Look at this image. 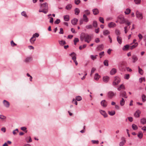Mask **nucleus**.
Segmentation results:
<instances>
[{
	"label": "nucleus",
	"instance_id": "obj_4",
	"mask_svg": "<svg viewBox=\"0 0 146 146\" xmlns=\"http://www.w3.org/2000/svg\"><path fill=\"white\" fill-rule=\"evenodd\" d=\"M116 95L115 93H114L112 91H109L107 93V96L108 98L111 99Z\"/></svg>",
	"mask_w": 146,
	"mask_h": 146
},
{
	"label": "nucleus",
	"instance_id": "obj_5",
	"mask_svg": "<svg viewBox=\"0 0 146 146\" xmlns=\"http://www.w3.org/2000/svg\"><path fill=\"white\" fill-rule=\"evenodd\" d=\"M136 17L140 20L142 19L143 18V16L142 13L138 11L136 12Z\"/></svg>",
	"mask_w": 146,
	"mask_h": 146
},
{
	"label": "nucleus",
	"instance_id": "obj_46",
	"mask_svg": "<svg viewBox=\"0 0 146 146\" xmlns=\"http://www.w3.org/2000/svg\"><path fill=\"white\" fill-rule=\"evenodd\" d=\"M130 77L129 75V74H126L125 75L124 78L125 79L128 80Z\"/></svg>",
	"mask_w": 146,
	"mask_h": 146
},
{
	"label": "nucleus",
	"instance_id": "obj_55",
	"mask_svg": "<svg viewBox=\"0 0 146 146\" xmlns=\"http://www.w3.org/2000/svg\"><path fill=\"white\" fill-rule=\"evenodd\" d=\"M60 19H56V21H54V23L55 24H58L60 23Z\"/></svg>",
	"mask_w": 146,
	"mask_h": 146
},
{
	"label": "nucleus",
	"instance_id": "obj_62",
	"mask_svg": "<svg viewBox=\"0 0 146 146\" xmlns=\"http://www.w3.org/2000/svg\"><path fill=\"white\" fill-rule=\"evenodd\" d=\"M60 34H64V31L63 30L62 28H60V31L59 33Z\"/></svg>",
	"mask_w": 146,
	"mask_h": 146
},
{
	"label": "nucleus",
	"instance_id": "obj_19",
	"mask_svg": "<svg viewBox=\"0 0 146 146\" xmlns=\"http://www.w3.org/2000/svg\"><path fill=\"white\" fill-rule=\"evenodd\" d=\"M132 58L133 60V63H135L138 60V58L137 56L135 55L132 56Z\"/></svg>",
	"mask_w": 146,
	"mask_h": 146
},
{
	"label": "nucleus",
	"instance_id": "obj_14",
	"mask_svg": "<svg viewBox=\"0 0 146 146\" xmlns=\"http://www.w3.org/2000/svg\"><path fill=\"white\" fill-rule=\"evenodd\" d=\"M116 26V24L115 23L112 22L109 23L108 24V27L110 28L114 27Z\"/></svg>",
	"mask_w": 146,
	"mask_h": 146
},
{
	"label": "nucleus",
	"instance_id": "obj_64",
	"mask_svg": "<svg viewBox=\"0 0 146 146\" xmlns=\"http://www.w3.org/2000/svg\"><path fill=\"white\" fill-rule=\"evenodd\" d=\"M138 36L139 38V39L140 40H141L142 39L143 36L141 34H139L138 35Z\"/></svg>",
	"mask_w": 146,
	"mask_h": 146
},
{
	"label": "nucleus",
	"instance_id": "obj_10",
	"mask_svg": "<svg viewBox=\"0 0 146 146\" xmlns=\"http://www.w3.org/2000/svg\"><path fill=\"white\" fill-rule=\"evenodd\" d=\"M100 113L103 115L104 117H106L108 116V115L106 113L105 111L102 110H100Z\"/></svg>",
	"mask_w": 146,
	"mask_h": 146
},
{
	"label": "nucleus",
	"instance_id": "obj_13",
	"mask_svg": "<svg viewBox=\"0 0 146 146\" xmlns=\"http://www.w3.org/2000/svg\"><path fill=\"white\" fill-rule=\"evenodd\" d=\"M109 78L107 76H106L103 77V80L104 82L105 83H107L109 80Z\"/></svg>",
	"mask_w": 146,
	"mask_h": 146
},
{
	"label": "nucleus",
	"instance_id": "obj_8",
	"mask_svg": "<svg viewBox=\"0 0 146 146\" xmlns=\"http://www.w3.org/2000/svg\"><path fill=\"white\" fill-rule=\"evenodd\" d=\"M101 105L104 107H106L107 106V102L105 100H103L101 102Z\"/></svg>",
	"mask_w": 146,
	"mask_h": 146
},
{
	"label": "nucleus",
	"instance_id": "obj_59",
	"mask_svg": "<svg viewBox=\"0 0 146 146\" xmlns=\"http://www.w3.org/2000/svg\"><path fill=\"white\" fill-rule=\"evenodd\" d=\"M97 56V55H96L95 56H94L93 55H91V58L92 60H94L96 58V56Z\"/></svg>",
	"mask_w": 146,
	"mask_h": 146
},
{
	"label": "nucleus",
	"instance_id": "obj_1",
	"mask_svg": "<svg viewBox=\"0 0 146 146\" xmlns=\"http://www.w3.org/2000/svg\"><path fill=\"white\" fill-rule=\"evenodd\" d=\"M91 40V36L87 33H82L80 35V40L81 41L84 40L85 42L89 43Z\"/></svg>",
	"mask_w": 146,
	"mask_h": 146
},
{
	"label": "nucleus",
	"instance_id": "obj_23",
	"mask_svg": "<svg viewBox=\"0 0 146 146\" xmlns=\"http://www.w3.org/2000/svg\"><path fill=\"white\" fill-rule=\"evenodd\" d=\"M117 40L119 43L120 44H121L122 43V38H121L119 36H117Z\"/></svg>",
	"mask_w": 146,
	"mask_h": 146
},
{
	"label": "nucleus",
	"instance_id": "obj_18",
	"mask_svg": "<svg viewBox=\"0 0 146 146\" xmlns=\"http://www.w3.org/2000/svg\"><path fill=\"white\" fill-rule=\"evenodd\" d=\"M110 33V31L107 30H104L103 31V35L105 36H106L109 35Z\"/></svg>",
	"mask_w": 146,
	"mask_h": 146
},
{
	"label": "nucleus",
	"instance_id": "obj_37",
	"mask_svg": "<svg viewBox=\"0 0 146 146\" xmlns=\"http://www.w3.org/2000/svg\"><path fill=\"white\" fill-rule=\"evenodd\" d=\"M48 10H41L40 9L39 10V12H43L45 14H46L48 12Z\"/></svg>",
	"mask_w": 146,
	"mask_h": 146
},
{
	"label": "nucleus",
	"instance_id": "obj_15",
	"mask_svg": "<svg viewBox=\"0 0 146 146\" xmlns=\"http://www.w3.org/2000/svg\"><path fill=\"white\" fill-rule=\"evenodd\" d=\"M78 20L76 18H74L71 21V23L72 25H75L76 24Z\"/></svg>",
	"mask_w": 146,
	"mask_h": 146
},
{
	"label": "nucleus",
	"instance_id": "obj_50",
	"mask_svg": "<svg viewBox=\"0 0 146 146\" xmlns=\"http://www.w3.org/2000/svg\"><path fill=\"white\" fill-rule=\"evenodd\" d=\"M21 15L25 17H27V15L26 14V12L25 11H23L21 13Z\"/></svg>",
	"mask_w": 146,
	"mask_h": 146
},
{
	"label": "nucleus",
	"instance_id": "obj_63",
	"mask_svg": "<svg viewBox=\"0 0 146 146\" xmlns=\"http://www.w3.org/2000/svg\"><path fill=\"white\" fill-rule=\"evenodd\" d=\"M11 44L12 46H14L16 45V44L15 43L13 40H12L11 42Z\"/></svg>",
	"mask_w": 146,
	"mask_h": 146
},
{
	"label": "nucleus",
	"instance_id": "obj_29",
	"mask_svg": "<svg viewBox=\"0 0 146 146\" xmlns=\"http://www.w3.org/2000/svg\"><path fill=\"white\" fill-rule=\"evenodd\" d=\"M32 60V58L31 57H28L26 58L25 60L24 61L25 62H28Z\"/></svg>",
	"mask_w": 146,
	"mask_h": 146
},
{
	"label": "nucleus",
	"instance_id": "obj_48",
	"mask_svg": "<svg viewBox=\"0 0 146 146\" xmlns=\"http://www.w3.org/2000/svg\"><path fill=\"white\" fill-rule=\"evenodd\" d=\"M143 136V134L141 132H139L138 134V137L139 138L141 139Z\"/></svg>",
	"mask_w": 146,
	"mask_h": 146
},
{
	"label": "nucleus",
	"instance_id": "obj_57",
	"mask_svg": "<svg viewBox=\"0 0 146 146\" xmlns=\"http://www.w3.org/2000/svg\"><path fill=\"white\" fill-rule=\"evenodd\" d=\"M144 81H145V78H139V81L141 83L142 82Z\"/></svg>",
	"mask_w": 146,
	"mask_h": 146
},
{
	"label": "nucleus",
	"instance_id": "obj_30",
	"mask_svg": "<svg viewBox=\"0 0 146 146\" xmlns=\"http://www.w3.org/2000/svg\"><path fill=\"white\" fill-rule=\"evenodd\" d=\"M131 10L129 8L127 9L124 12V13L126 15H128L131 12Z\"/></svg>",
	"mask_w": 146,
	"mask_h": 146
},
{
	"label": "nucleus",
	"instance_id": "obj_9",
	"mask_svg": "<svg viewBox=\"0 0 146 146\" xmlns=\"http://www.w3.org/2000/svg\"><path fill=\"white\" fill-rule=\"evenodd\" d=\"M141 113V111L139 110H137L134 113V116L135 117H139L140 116V114Z\"/></svg>",
	"mask_w": 146,
	"mask_h": 146
},
{
	"label": "nucleus",
	"instance_id": "obj_33",
	"mask_svg": "<svg viewBox=\"0 0 146 146\" xmlns=\"http://www.w3.org/2000/svg\"><path fill=\"white\" fill-rule=\"evenodd\" d=\"M100 78V76L98 73H96L95 74V76H94V79L96 80H98Z\"/></svg>",
	"mask_w": 146,
	"mask_h": 146
},
{
	"label": "nucleus",
	"instance_id": "obj_20",
	"mask_svg": "<svg viewBox=\"0 0 146 146\" xmlns=\"http://www.w3.org/2000/svg\"><path fill=\"white\" fill-rule=\"evenodd\" d=\"M93 13L94 15H96L99 13L98 10L97 9H94L92 10Z\"/></svg>",
	"mask_w": 146,
	"mask_h": 146
},
{
	"label": "nucleus",
	"instance_id": "obj_16",
	"mask_svg": "<svg viewBox=\"0 0 146 146\" xmlns=\"http://www.w3.org/2000/svg\"><path fill=\"white\" fill-rule=\"evenodd\" d=\"M129 48V45L128 44H127L123 46L122 48V49L124 51H127Z\"/></svg>",
	"mask_w": 146,
	"mask_h": 146
},
{
	"label": "nucleus",
	"instance_id": "obj_60",
	"mask_svg": "<svg viewBox=\"0 0 146 146\" xmlns=\"http://www.w3.org/2000/svg\"><path fill=\"white\" fill-rule=\"evenodd\" d=\"M49 19H50L49 22L50 23H53V19L52 17H49Z\"/></svg>",
	"mask_w": 146,
	"mask_h": 146
},
{
	"label": "nucleus",
	"instance_id": "obj_43",
	"mask_svg": "<svg viewBox=\"0 0 146 146\" xmlns=\"http://www.w3.org/2000/svg\"><path fill=\"white\" fill-rule=\"evenodd\" d=\"M93 26L95 27H96L97 26V23L96 21H93Z\"/></svg>",
	"mask_w": 146,
	"mask_h": 146
},
{
	"label": "nucleus",
	"instance_id": "obj_58",
	"mask_svg": "<svg viewBox=\"0 0 146 146\" xmlns=\"http://www.w3.org/2000/svg\"><path fill=\"white\" fill-rule=\"evenodd\" d=\"M6 118V117L3 115H0V119H2V120H4Z\"/></svg>",
	"mask_w": 146,
	"mask_h": 146
},
{
	"label": "nucleus",
	"instance_id": "obj_42",
	"mask_svg": "<svg viewBox=\"0 0 146 146\" xmlns=\"http://www.w3.org/2000/svg\"><path fill=\"white\" fill-rule=\"evenodd\" d=\"M86 46V44H84L83 46H79V48L80 50H81L85 48Z\"/></svg>",
	"mask_w": 146,
	"mask_h": 146
},
{
	"label": "nucleus",
	"instance_id": "obj_49",
	"mask_svg": "<svg viewBox=\"0 0 146 146\" xmlns=\"http://www.w3.org/2000/svg\"><path fill=\"white\" fill-rule=\"evenodd\" d=\"M76 100L78 101H80L82 100V98L81 96H78L76 97Z\"/></svg>",
	"mask_w": 146,
	"mask_h": 146
},
{
	"label": "nucleus",
	"instance_id": "obj_35",
	"mask_svg": "<svg viewBox=\"0 0 146 146\" xmlns=\"http://www.w3.org/2000/svg\"><path fill=\"white\" fill-rule=\"evenodd\" d=\"M64 19L65 21H68L69 20V17L68 15H66L64 16Z\"/></svg>",
	"mask_w": 146,
	"mask_h": 146
},
{
	"label": "nucleus",
	"instance_id": "obj_44",
	"mask_svg": "<svg viewBox=\"0 0 146 146\" xmlns=\"http://www.w3.org/2000/svg\"><path fill=\"white\" fill-rule=\"evenodd\" d=\"M84 12L86 15H89L90 14V11L88 10H86L84 11Z\"/></svg>",
	"mask_w": 146,
	"mask_h": 146
},
{
	"label": "nucleus",
	"instance_id": "obj_7",
	"mask_svg": "<svg viewBox=\"0 0 146 146\" xmlns=\"http://www.w3.org/2000/svg\"><path fill=\"white\" fill-rule=\"evenodd\" d=\"M4 106L6 108H9L10 106V103L7 101L4 100L3 101Z\"/></svg>",
	"mask_w": 146,
	"mask_h": 146
},
{
	"label": "nucleus",
	"instance_id": "obj_52",
	"mask_svg": "<svg viewBox=\"0 0 146 146\" xmlns=\"http://www.w3.org/2000/svg\"><path fill=\"white\" fill-rule=\"evenodd\" d=\"M99 21L102 23H104V20L103 18L102 17H100L99 18Z\"/></svg>",
	"mask_w": 146,
	"mask_h": 146
},
{
	"label": "nucleus",
	"instance_id": "obj_54",
	"mask_svg": "<svg viewBox=\"0 0 146 146\" xmlns=\"http://www.w3.org/2000/svg\"><path fill=\"white\" fill-rule=\"evenodd\" d=\"M80 0H75L74 3L77 5H78L80 3Z\"/></svg>",
	"mask_w": 146,
	"mask_h": 146
},
{
	"label": "nucleus",
	"instance_id": "obj_38",
	"mask_svg": "<svg viewBox=\"0 0 146 146\" xmlns=\"http://www.w3.org/2000/svg\"><path fill=\"white\" fill-rule=\"evenodd\" d=\"M142 101L143 102H144L146 100V96L144 94L142 96Z\"/></svg>",
	"mask_w": 146,
	"mask_h": 146
},
{
	"label": "nucleus",
	"instance_id": "obj_39",
	"mask_svg": "<svg viewBox=\"0 0 146 146\" xmlns=\"http://www.w3.org/2000/svg\"><path fill=\"white\" fill-rule=\"evenodd\" d=\"M72 6L70 4H68L67 5L66 7V9L67 10H70L71 9Z\"/></svg>",
	"mask_w": 146,
	"mask_h": 146
},
{
	"label": "nucleus",
	"instance_id": "obj_34",
	"mask_svg": "<svg viewBox=\"0 0 146 146\" xmlns=\"http://www.w3.org/2000/svg\"><path fill=\"white\" fill-rule=\"evenodd\" d=\"M138 71L139 73L140 74L142 75L143 74V70L139 66H138Z\"/></svg>",
	"mask_w": 146,
	"mask_h": 146
},
{
	"label": "nucleus",
	"instance_id": "obj_47",
	"mask_svg": "<svg viewBox=\"0 0 146 146\" xmlns=\"http://www.w3.org/2000/svg\"><path fill=\"white\" fill-rule=\"evenodd\" d=\"M92 28V26L91 25H88L86 27V28L87 29H91Z\"/></svg>",
	"mask_w": 146,
	"mask_h": 146
},
{
	"label": "nucleus",
	"instance_id": "obj_45",
	"mask_svg": "<svg viewBox=\"0 0 146 146\" xmlns=\"http://www.w3.org/2000/svg\"><path fill=\"white\" fill-rule=\"evenodd\" d=\"M18 129H16L13 131V133L15 135H16L17 133L18 132Z\"/></svg>",
	"mask_w": 146,
	"mask_h": 146
},
{
	"label": "nucleus",
	"instance_id": "obj_6",
	"mask_svg": "<svg viewBox=\"0 0 146 146\" xmlns=\"http://www.w3.org/2000/svg\"><path fill=\"white\" fill-rule=\"evenodd\" d=\"M121 141L119 144V146H123L126 142V140L124 137H122L121 138Z\"/></svg>",
	"mask_w": 146,
	"mask_h": 146
},
{
	"label": "nucleus",
	"instance_id": "obj_61",
	"mask_svg": "<svg viewBox=\"0 0 146 146\" xmlns=\"http://www.w3.org/2000/svg\"><path fill=\"white\" fill-rule=\"evenodd\" d=\"M122 64H123L122 63H121L119 64V68L121 70H123L124 68V66H123Z\"/></svg>",
	"mask_w": 146,
	"mask_h": 146
},
{
	"label": "nucleus",
	"instance_id": "obj_36",
	"mask_svg": "<svg viewBox=\"0 0 146 146\" xmlns=\"http://www.w3.org/2000/svg\"><path fill=\"white\" fill-rule=\"evenodd\" d=\"M108 113L110 115L112 116L115 114V112L114 111H109L108 112Z\"/></svg>",
	"mask_w": 146,
	"mask_h": 146
},
{
	"label": "nucleus",
	"instance_id": "obj_32",
	"mask_svg": "<svg viewBox=\"0 0 146 146\" xmlns=\"http://www.w3.org/2000/svg\"><path fill=\"white\" fill-rule=\"evenodd\" d=\"M75 14L78 15L80 12V9L78 8H76L74 10Z\"/></svg>",
	"mask_w": 146,
	"mask_h": 146
},
{
	"label": "nucleus",
	"instance_id": "obj_24",
	"mask_svg": "<svg viewBox=\"0 0 146 146\" xmlns=\"http://www.w3.org/2000/svg\"><path fill=\"white\" fill-rule=\"evenodd\" d=\"M58 42L60 44L61 46H63L66 44L65 41L63 40H59Z\"/></svg>",
	"mask_w": 146,
	"mask_h": 146
},
{
	"label": "nucleus",
	"instance_id": "obj_53",
	"mask_svg": "<svg viewBox=\"0 0 146 146\" xmlns=\"http://www.w3.org/2000/svg\"><path fill=\"white\" fill-rule=\"evenodd\" d=\"M92 142L93 144H98L99 143V141L98 140H92Z\"/></svg>",
	"mask_w": 146,
	"mask_h": 146
},
{
	"label": "nucleus",
	"instance_id": "obj_12",
	"mask_svg": "<svg viewBox=\"0 0 146 146\" xmlns=\"http://www.w3.org/2000/svg\"><path fill=\"white\" fill-rule=\"evenodd\" d=\"M70 55L72 57V59L74 61L76 60V54L74 52H72L70 54Z\"/></svg>",
	"mask_w": 146,
	"mask_h": 146
},
{
	"label": "nucleus",
	"instance_id": "obj_27",
	"mask_svg": "<svg viewBox=\"0 0 146 146\" xmlns=\"http://www.w3.org/2000/svg\"><path fill=\"white\" fill-rule=\"evenodd\" d=\"M115 81H116L117 83L118 84L120 82L121 80L118 77H115Z\"/></svg>",
	"mask_w": 146,
	"mask_h": 146
},
{
	"label": "nucleus",
	"instance_id": "obj_11",
	"mask_svg": "<svg viewBox=\"0 0 146 146\" xmlns=\"http://www.w3.org/2000/svg\"><path fill=\"white\" fill-rule=\"evenodd\" d=\"M120 96L125 98H127V97L126 95V93L125 91H122L121 92L120 94Z\"/></svg>",
	"mask_w": 146,
	"mask_h": 146
},
{
	"label": "nucleus",
	"instance_id": "obj_26",
	"mask_svg": "<svg viewBox=\"0 0 146 146\" xmlns=\"http://www.w3.org/2000/svg\"><path fill=\"white\" fill-rule=\"evenodd\" d=\"M141 123L143 124H145L146 123V119L143 118L140 120Z\"/></svg>",
	"mask_w": 146,
	"mask_h": 146
},
{
	"label": "nucleus",
	"instance_id": "obj_40",
	"mask_svg": "<svg viewBox=\"0 0 146 146\" xmlns=\"http://www.w3.org/2000/svg\"><path fill=\"white\" fill-rule=\"evenodd\" d=\"M104 64L105 66H108V61L107 60H105L104 62Z\"/></svg>",
	"mask_w": 146,
	"mask_h": 146
},
{
	"label": "nucleus",
	"instance_id": "obj_21",
	"mask_svg": "<svg viewBox=\"0 0 146 146\" xmlns=\"http://www.w3.org/2000/svg\"><path fill=\"white\" fill-rule=\"evenodd\" d=\"M121 89H125V86L123 84L121 85L119 87L117 88V90L119 91H120Z\"/></svg>",
	"mask_w": 146,
	"mask_h": 146
},
{
	"label": "nucleus",
	"instance_id": "obj_22",
	"mask_svg": "<svg viewBox=\"0 0 146 146\" xmlns=\"http://www.w3.org/2000/svg\"><path fill=\"white\" fill-rule=\"evenodd\" d=\"M138 45V44L137 42L135 43L134 44L131 46H129V48L131 49H132L135 48L136 46H137Z\"/></svg>",
	"mask_w": 146,
	"mask_h": 146
},
{
	"label": "nucleus",
	"instance_id": "obj_56",
	"mask_svg": "<svg viewBox=\"0 0 146 146\" xmlns=\"http://www.w3.org/2000/svg\"><path fill=\"white\" fill-rule=\"evenodd\" d=\"M134 2L136 4H139L141 1V0H134Z\"/></svg>",
	"mask_w": 146,
	"mask_h": 146
},
{
	"label": "nucleus",
	"instance_id": "obj_2",
	"mask_svg": "<svg viewBox=\"0 0 146 146\" xmlns=\"http://www.w3.org/2000/svg\"><path fill=\"white\" fill-rule=\"evenodd\" d=\"M123 16L122 15H120L118 17V21L121 24H123L126 23V20Z\"/></svg>",
	"mask_w": 146,
	"mask_h": 146
},
{
	"label": "nucleus",
	"instance_id": "obj_51",
	"mask_svg": "<svg viewBox=\"0 0 146 146\" xmlns=\"http://www.w3.org/2000/svg\"><path fill=\"white\" fill-rule=\"evenodd\" d=\"M115 33L118 36L120 35V32L119 30H116L115 31Z\"/></svg>",
	"mask_w": 146,
	"mask_h": 146
},
{
	"label": "nucleus",
	"instance_id": "obj_41",
	"mask_svg": "<svg viewBox=\"0 0 146 146\" xmlns=\"http://www.w3.org/2000/svg\"><path fill=\"white\" fill-rule=\"evenodd\" d=\"M132 127L133 130H137L138 128L137 126L134 124L132 125Z\"/></svg>",
	"mask_w": 146,
	"mask_h": 146
},
{
	"label": "nucleus",
	"instance_id": "obj_31",
	"mask_svg": "<svg viewBox=\"0 0 146 146\" xmlns=\"http://www.w3.org/2000/svg\"><path fill=\"white\" fill-rule=\"evenodd\" d=\"M116 72V70L114 68H113L110 72V74L111 75L114 74Z\"/></svg>",
	"mask_w": 146,
	"mask_h": 146
},
{
	"label": "nucleus",
	"instance_id": "obj_25",
	"mask_svg": "<svg viewBox=\"0 0 146 146\" xmlns=\"http://www.w3.org/2000/svg\"><path fill=\"white\" fill-rule=\"evenodd\" d=\"M125 103V101L123 98H122L120 102V105L121 106H123Z\"/></svg>",
	"mask_w": 146,
	"mask_h": 146
},
{
	"label": "nucleus",
	"instance_id": "obj_28",
	"mask_svg": "<svg viewBox=\"0 0 146 146\" xmlns=\"http://www.w3.org/2000/svg\"><path fill=\"white\" fill-rule=\"evenodd\" d=\"M36 38L33 36V37L30 39V41L32 44L34 43L35 41L36 40Z\"/></svg>",
	"mask_w": 146,
	"mask_h": 146
},
{
	"label": "nucleus",
	"instance_id": "obj_3",
	"mask_svg": "<svg viewBox=\"0 0 146 146\" xmlns=\"http://www.w3.org/2000/svg\"><path fill=\"white\" fill-rule=\"evenodd\" d=\"M40 9L41 10H48V7L47 3H44L41 4L40 6Z\"/></svg>",
	"mask_w": 146,
	"mask_h": 146
},
{
	"label": "nucleus",
	"instance_id": "obj_17",
	"mask_svg": "<svg viewBox=\"0 0 146 146\" xmlns=\"http://www.w3.org/2000/svg\"><path fill=\"white\" fill-rule=\"evenodd\" d=\"M83 20L86 23L89 21V19L86 14H84L83 15Z\"/></svg>",
	"mask_w": 146,
	"mask_h": 146
}]
</instances>
